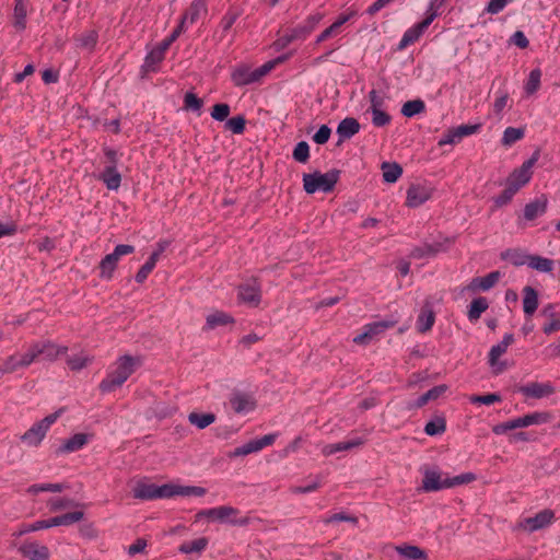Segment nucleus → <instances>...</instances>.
Instances as JSON below:
<instances>
[{"label":"nucleus","instance_id":"f257e3e1","mask_svg":"<svg viewBox=\"0 0 560 560\" xmlns=\"http://www.w3.org/2000/svg\"><path fill=\"white\" fill-rule=\"evenodd\" d=\"M140 365V360L131 355H122L116 361V368L108 372L107 376L100 383L98 389L103 394L113 393L135 373Z\"/></svg>","mask_w":560,"mask_h":560},{"label":"nucleus","instance_id":"f03ea898","mask_svg":"<svg viewBox=\"0 0 560 560\" xmlns=\"http://www.w3.org/2000/svg\"><path fill=\"white\" fill-rule=\"evenodd\" d=\"M340 171L332 168L326 173L315 171L303 174V188L306 194L312 195L316 191L330 192L339 180Z\"/></svg>","mask_w":560,"mask_h":560},{"label":"nucleus","instance_id":"7ed1b4c3","mask_svg":"<svg viewBox=\"0 0 560 560\" xmlns=\"http://www.w3.org/2000/svg\"><path fill=\"white\" fill-rule=\"evenodd\" d=\"M238 513H240L238 510L235 508L222 505V506L212 508V509H208V510H201L196 514L195 518H196V522H198L201 518H208L211 521L226 522V523H230L233 525H241V526L247 525L248 524L247 517L232 518V516H236Z\"/></svg>","mask_w":560,"mask_h":560},{"label":"nucleus","instance_id":"20e7f679","mask_svg":"<svg viewBox=\"0 0 560 560\" xmlns=\"http://www.w3.org/2000/svg\"><path fill=\"white\" fill-rule=\"evenodd\" d=\"M135 246L129 244H119L114 248V252L107 254L98 264L101 279L110 280L114 271L117 268L118 261L122 256L135 253Z\"/></svg>","mask_w":560,"mask_h":560},{"label":"nucleus","instance_id":"39448f33","mask_svg":"<svg viewBox=\"0 0 560 560\" xmlns=\"http://www.w3.org/2000/svg\"><path fill=\"white\" fill-rule=\"evenodd\" d=\"M27 351L30 355H33V362L39 358L55 361L59 355L67 353L68 347L57 346L50 340H45L33 343Z\"/></svg>","mask_w":560,"mask_h":560},{"label":"nucleus","instance_id":"423d86ee","mask_svg":"<svg viewBox=\"0 0 560 560\" xmlns=\"http://www.w3.org/2000/svg\"><path fill=\"white\" fill-rule=\"evenodd\" d=\"M438 16H439V12H436V11L428 12L427 11L425 18L421 22L417 23L416 25L408 28L404 33V35L398 44V49L399 50L405 49L407 46L417 42Z\"/></svg>","mask_w":560,"mask_h":560},{"label":"nucleus","instance_id":"0eeeda50","mask_svg":"<svg viewBox=\"0 0 560 560\" xmlns=\"http://www.w3.org/2000/svg\"><path fill=\"white\" fill-rule=\"evenodd\" d=\"M397 324L396 319H384L374 323L366 324L363 327V332L354 337L353 341L357 345H366L374 337L383 334L385 330L393 328Z\"/></svg>","mask_w":560,"mask_h":560},{"label":"nucleus","instance_id":"6e6552de","mask_svg":"<svg viewBox=\"0 0 560 560\" xmlns=\"http://www.w3.org/2000/svg\"><path fill=\"white\" fill-rule=\"evenodd\" d=\"M539 151H535L533 155L525 161L521 167L514 170L508 178V183L514 186H517L520 190L521 187L526 185L532 178V167L538 161Z\"/></svg>","mask_w":560,"mask_h":560},{"label":"nucleus","instance_id":"1a4fd4ad","mask_svg":"<svg viewBox=\"0 0 560 560\" xmlns=\"http://www.w3.org/2000/svg\"><path fill=\"white\" fill-rule=\"evenodd\" d=\"M277 439L276 433L266 434L259 439L250 440L242 446L235 447L231 453V457L246 456L248 454L258 452L266 446L272 445Z\"/></svg>","mask_w":560,"mask_h":560},{"label":"nucleus","instance_id":"9d476101","mask_svg":"<svg viewBox=\"0 0 560 560\" xmlns=\"http://www.w3.org/2000/svg\"><path fill=\"white\" fill-rule=\"evenodd\" d=\"M514 342L513 334H505L502 341L493 346L489 351V364L494 368V373H502L506 365L504 362H499V358L506 352L509 346Z\"/></svg>","mask_w":560,"mask_h":560},{"label":"nucleus","instance_id":"9b49d317","mask_svg":"<svg viewBox=\"0 0 560 560\" xmlns=\"http://www.w3.org/2000/svg\"><path fill=\"white\" fill-rule=\"evenodd\" d=\"M322 19V13H314L308 15L303 23L289 30L291 38H293V40L305 39L315 30L316 25L320 22Z\"/></svg>","mask_w":560,"mask_h":560},{"label":"nucleus","instance_id":"f8f14e48","mask_svg":"<svg viewBox=\"0 0 560 560\" xmlns=\"http://www.w3.org/2000/svg\"><path fill=\"white\" fill-rule=\"evenodd\" d=\"M555 512L550 509H545L538 512L535 516L526 517L524 520V527L533 533L548 527L555 521Z\"/></svg>","mask_w":560,"mask_h":560},{"label":"nucleus","instance_id":"ddd939ff","mask_svg":"<svg viewBox=\"0 0 560 560\" xmlns=\"http://www.w3.org/2000/svg\"><path fill=\"white\" fill-rule=\"evenodd\" d=\"M33 363V355H30L28 351L23 355L18 357L15 354L8 357L0 365V374L14 373L19 369L27 368Z\"/></svg>","mask_w":560,"mask_h":560},{"label":"nucleus","instance_id":"4468645a","mask_svg":"<svg viewBox=\"0 0 560 560\" xmlns=\"http://www.w3.org/2000/svg\"><path fill=\"white\" fill-rule=\"evenodd\" d=\"M431 198V189L427 186L412 184L407 190L406 205L417 208Z\"/></svg>","mask_w":560,"mask_h":560},{"label":"nucleus","instance_id":"2eb2a0df","mask_svg":"<svg viewBox=\"0 0 560 560\" xmlns=\"http://www.w3.org/2000/svg\"><path fill=\"white\" fill-rule=\"evenodd\" d=\"M235 413H244L256 408V400L248 394L242 392L232 393L229 400Z\"/></svg>","mask_w":560,"mask_h":560},{"label":"nucleus","instance_id":"dca6fc26","mask_svg":"<svg viewBox=\"0 0 560 560\" xmlns=\"http://www.w3.org/2000/svg\"><path fill=\"white\" fill-rule=\"evenodd\" d=\"M165 50L162 49L159 45L153 48L144 58V62L141 66L140 73L141 77L144 78L150 72H156L159 69V65L165 58Z\"/></svg>","mask_w":560,"mask_h":560},{"label":"nucleus","instance_id":"f3484780","mask_svg":"<svg viewBox=\"0 0 560 560\" xmlns=\"http://www.w3.org/2000/svg\"><path fill=\"white\" fill-rule=\"evenodd\" d=\"M501 273L500 271H492L485 277H475L471 279L469 284L466 287L468 291H489L492 289L498 281L500 280Z\"/></svg>","mask_w":560,"mask_h":560},{"label":"nucleus","instance_id":"a211bd4d","mask_svg":"<svg viewBox=\"0 0 560 560\" xmlns=\"http://www.w3.org/2000/svg\"><path fill=\"white\" fill-rule=\"evenodd\" d=\"M360 127L361 126L359 121L353 117H347L342 119L339 122L336 131L339 137L337 145H340L345 140H348L357 135L360 131Z\"/></svg>","mask_w":560,"mask_h":560},{"label":"nucleus","instance_id":"6ab92c4d","mask_svg":"<svg viewBox=\"0 0 560 560\" xmlns=\"http://www.w3.org/2000/svg\"><path fill=\"white\" fill-rule=\"evenodd\" d=\"M446 479H441L438 470L427 468L423 472L422 489L425 492L440 491L446 489Z\"/></svg>","mask_w":560,"mask_h":560},{"label":"nucleus","instance_id":"aec40b11","mask_svg":"<svg viewBox=\"0 0 560 560\" xmlns=\"http://www.w3.org/2000/svg\"><path fill=\"white\" fill-rule=\"evenodd\" d=\"M520 392L527 397L542 398L545 396L552 395L555 393V387L549 383L533 382L521 386Z\"/></svg>","mask_w":560,"mask_h":560},{"label":"nucleus","instance_id":"412c9836","mask_svg":"<svg viewBox=\"0 0 560 560\" xmlns=\"http://www.w3.org/2000/svg\"><path fill=\"white\" fill-rule=\"evenodd\" d=\"M548 199L545 195L536 198L535 200L528 202L524 207V218L527 221H533L538 217L542 215L547 211Z\"/></svg>","mask_w":560,"mask_h":560},{"label":"nucleus","instance_id":"4be33fe9","mask_svg":"<svg viewBox=\"0 0 560 560\" xmlns=\"http://www.w3.org/2000/svg\"><path fill=\"white\" fill-rule=\"evenodd\" d=\"M19 551L23 557L31 560H48L49 558L48 548L44 545H38L37 542L23 544L19 548Z\"/></svg>","mask_w":560,"mask_h":560},{"label":"nucleus","instance_id":"5701e85b","mask_svg":"<svg viewBox=\"0 0 560 560\" xmlns=\"http://www.w3.org/2000/svg\"><path fill=\"white\" fill-rule=\"evenodd\" d=\"M207 0H192L188 9L184 12L179 22H184V26L186 27V23L189 22L194 24L198 21L201 13H207Z\"/></svg>","mask_w":560,"mask_h":560},{"label":"nucleus","instance_id":"b1692460","mask_svg":"<svg viewBox=\"0 0 560 560\" xmlns=\"http://www.w3.org/2000/svg\"><path fill=\"white\" fill-rule=\"evenodd\" d=\"M435 323V313L429 303H425L417 318V330L424 334L433 327Z\"/></svg>","mask_w":560,"mask_h":560},{"label":"nucleus","instance_id":"393cba45","mask_svg":"<svg viewBox=\"0 0 560 560\" xmlns=\"http://www.w3.org/2000/svg\"><path fill=\"white\" fill-rule=\"evenodd\" d=\"M238 299L246 304L257 306L260 302V290L256 284H242L238 287Z\"/></svg>","mask_w":560,"mask_h":560},{"label":"nucleus","instance_id":"a878e982","mask_svg":"<svg viewBox=\"0 0 560 560\" xmlns=\"http://www.w3.org/2000/svg\"><path fill=\"white\" fill-rule=\"evenodd\" d=\"M89 442V435L85 433H77L66 440L56 451L57 454H67L81 450Z\"/></svg>","mask_w":560,"mask_h":560},{"label":"nucleus","instance_id":"bb28decb","mask_svg":"<svg viewBox=\"0 0 560 560\" xmlns=\"http://www.w3.org/2000/svg\"><path fill=\"white\" fill-rule=\"evenodd\" d=\"M109 190H117L121 184V175L117 166L107 165L98 177Z\"/></svg>","mask_w":560,"mask_h":560},{"label":"nucleus","instance_id":"cd10ccee","mask_svg":"<svg viewBox=\"0 0 560 560\" xmlns=\"http://www.w3.org/2000/svg\"><path fill=\"white\" fill-rule=\"evenodd\" d=\"M395 550L404 560H428L427 552L418 546L402 544L396 546Z\"/></svg>","mask_w":560,"mask_h":560},{"label":"nucleus","instance_id":"c85d7f7f","mask_svg":"<svg viewBox=\"0 0 560 560\" xmlns=\"http://www.w3.org/2000/svg\"><path fill=\"white\" fill-rule=\"evenodd\" d=\"M46 433L43 427L36 422L21 436V441L27 446L36 447L42 443Z\"/></svg>","mask_w":560,"mask_h":560},{"label":"nucleus","instance_id":"c756f323","mask_svg":"<svg viewBox=\"0 0 560 560\" xmlns=\"http://www.w3.org/2000/svg\"><path fill=\"white\" fill-rule=\"evenodd\" d=\"M529 256L530 255L518 248H509L502 252L500 255L502 260L509 261L515 267H521L524 265L528 266Z\"/></svg>","mask_w":560,"mask_h":560},{"label":"nucleus","instance_id":"7c9ffc66","mask_svg":"<svg viewBox=\"0 0 560 560\" xmlns=\"http://www.w3.org/2000/svg\"><path fill=\"white\" fill-rule=\"evenodd\" d=\"M365 443L363 438H355L348 441H341L335 444L326 445L324 448V453L327 455L335 454L337 452L349 451L354 447H359Z\"/></svg>","mask_w":560,"mask_h":560},{"label":"nucleus","instance_id":"2f4dec72","mask_svg":"<svg viewBox=\"0 0 560 560\" xmlns=\"http://www.w3.org/2000/svg\"><path fill=\"white\" fill-rule=\"evenodd\" d=\"M489 307V303H488V300L487 298L485 296H478L476 299H474L469 306H468V311H467V317L469 319V322L471 323H475L477 322L481 314L483 312H486Z\"/></svg>","mask_w":560,"mask_h":560},{"label":"nucleus","instance_id":"473e14b6","mask_svg":"<svg viewBox=\"0 0 560 560\" xmlns=\"http://www.w3.org/2000/svg\"><path fill=\"white\" fill-rule=\"evenodd\" d=\"M523 294L524 313L528 316H532L538 307V293L533 287L526 285L523 289Z\"/></svg>","mask_w":560,"mask_h":560},{"label":"nucleus","instance_id":"72a5a7b5","mask_svg":"<svg viewBox=\"0 0 560 560\" xmlns=\"http://www.w3.org/2000/svg\"><path fill=\"white\" fill-rule=\"evenodd\" d=\"M158 486L154 483L138 482L132 489V495L140 500H155L158 499Z\"/></svg>","mask_w":560,"mask_h":560},{"label":"nucleus","instance_id":"f704fd0d","mask_svg":"<svg viewBox=\"0 0 560 560\" xmlns=\"http://www.w3.org/2000/svg\"><path fill=\"white\" fill-rule=\"evenodd\" d=\"M254 74V70L252 71L247 67H241L232 72L231 79L236 86H244L257 82Z\"/></svg>","mask_w":560,"mask_h":560},{"label":"nucleus","instance_id":"c9c22d12","mask_svg":"<svg viewBox=\"0 0 560 560\" xmlns=\"http://www.w3.org/2000/svg\"><path fill=\"white\" fill-rule=\"evenodd\" d=\"M518 418L521 422V428H526L534 424L548 423L552 420V415L548 411H536Z\"/></svg>","mask_w":560,"mask_h":560},{"label":"nucleus","instance_id":"e433bc0d","mask_svg":"<svg viewBox=\"0 0 560 560\" xmlns=\"http://www.w3.org/2000/svg\"><path fill=\"white\" fill-rule=\"evenodd\" d=\"M443 249L442 243L424 244L422 246L415 247L410 253V257L415 259L433 257Z\"/></svg>","mask_w":560,"mask_h":560},{"label":"nucleus","instance_id":"4c0bfd02","mask_svg":"<svg viewBox=\"0 0 560 560\" xmlns=\"http://www.w3.org/2000/svg\"><path fill=\"white\" fill-rule=\"evenodd\" d=\"M209 540L207 537H200L191 541H185L183 542L178 550L182 553H197L200 555L208 546Z\"/></svg>","mask_w":560,"mask_h":560},{"label":"nucleus","instance_id":"58836bf2","mask_svg":"<svg viewBox=\"0 0 560 560\" xmlns=\"http://www.w3.org/2000/svg\"><path fill=\"white\" fill-rule=\"evenodd\" d=\"M234 323V318L224 312H215L207 316L206 329H214Z\"/></svg>","mask_w":560,"mask_h":560},{"label":"nucleus","instance_id":"ea45409f","mask_svg":"<svg viewBox=\"0 0 560 560\" xmlns=\"http://www.w3.org/2000/svg\"><path fill=\"white\" fill-rule=\"evenodd\" d=\"M383 179L386 183L393 184L398 180L402 174V167L398 163L384 162L382 164Z\"/></svg>","mask_w":560,"mask_h":560},{"label":"nucleus","instance_id":"a19ab883","mask_svg":"<svg viewBox=\"0 0 560 560\" xmlns=\"http://www.w3.org/2000/svg\"><path fill=\"white\" fill-rule=\"evenodd\" d=\"M27 4L24 0H15L14 4V22L16 30H24L26 26Z\"/></svg>","mask_w":560,"mask_h":560},{"label":"nucleus","instance_id":"79ce46f5","mask_svg":"<svg viewBox=\"0 0 560 560\" xmlns=\"http://www.w3.org/2000/svg\"><path fill=\"white\" fill-rule=\"evenodd\" d=\"M84 517L82 511L69 512L62 515L51 517V524L54 526H70Z\"/></svg>","mask_w":560,"mask_h":560},{"label":"nucleus","instance_id":"37998d69","mask_svg":"<svg viewBox=\"0 0 560 560\" xmlns=\"http://www.w3.org/2000/svg\"><path fill=\"white\" fill-rule=\"evenodd\" d=\"M425 112V103L421 98L407 101L401 107V114L405 117H413Z\"/></svg>","mask_w":560,"mask_h":560},{"label":"nucleus","instance_id":"c03bdc74","mask_svg":"<svg viewBox=\"0 0 560 560\" xmlns=\"http://www.w3.org/2000/svg\"><path fill=\"white\" fill-rule=\"evenodd\" d=\"M188 421L191 424L196 425L198 429H205L215 421V415L211 413V412H207V413L190 412L188 415Z\"/></svg>","mask_w":560,"mask_h":560},{"label":"nucleus","instance_id":"a18cd8bd","mask_svg":"<svg viewBox=\"0 0 560 560\" xmlns=\"http://www.w3.org/2000/svg\"><path fill=\"white\" fill-rule=\"evenodd\" d=\"M528 267L541 272H550L553 269V260L538 255H530Z\"/></svg>","mask_w":560,"mask_h":560},{"label":"nucleus","instance_id":"49530a36","mask_svg":"<svg viewBox=\"0 0 560 560\" xmlns=\"http://www.w3.org/2000/svg\"><path fill=\"white\" fill-rule=\"evenodd\" d=\"M446 431V420L444 417L438 416L429 421L424 427V432L429 436L440 435Z\"/></svg>","mask_w":560,"mask_h":560},{"label":"nucleus","instance_id":"de8ad7c7","mask_svg":"<svg viewBox=\"0 0 560 560\" xmlns=\"http://www.w3.org/2000/svg\"><path fill=\"white\" fill-rule=\"evenodd\" d=\"M524 135L525 132L522 128L508 127L503 132L501 143L504 147H510L516 141L523 139Z\"/></svg>","mask_w":560,"mask_h":560},{"label":"nucleus","instance_id":"09e8293b","mask_svg":"<svg viewBox=\"0 0 560 560\" xmlns=\"http://www.w3.org/2000/svg\"><path fill=\"white\" fill-rule=\"evenodd\" d=\"M154 417L165 419L172 417L176 412V407L163 401H156L151 408Z\"/></svg>","mask_w":560,"mask_h":560},{"label":"nucleus","instance_id":"8fccbe9b","mask_svg":"<svg viewBox=\"0 0 560 560\" xmlns=\"http://www.w3.org/2000/svg\"><path fill=\"white\" fill-rule=\"evenodd\" d=\"M540 78H541L540 69L536 68V69H533L529 72L527 82L525 83V86H524L525 92L528 95H532V94H534L535 92H537L539 90V88H540Z\"/></svg>","mask_w":560,"mask_h":560},{"label":"nucleus","instance_id":"3c124183","mask_svg":"<svg viewBox=\"0 0 560 560\" xmlns=\"http://www.w3.org/2000/svg\"><path fill=\"white\" fill-rule=\"evenodd\" d=\"M517 191V186L506 183V187L494 198L495 206L503 207L508 205Z\"/></svg>","mask_w":560,"mask_h":560},{"label":"nucleus","instance_id":"603ef678","mask_svg":"<svg viewBox=\"0 0 560 560\" xmlns=\"http://www.w3.org/2000/svg\"><path fill=\"white\" fill-rule=\"evenodd\" d=\"M246 128V119L243 115L234 116L226 120L225 129L232 131L235 135H242Z\"/></svg>","mask_w":560,"mask_h":560},{"label":"nucleus","instance_id":"864d4df0","mask_svg":"<svg viewBox=\"0 0 560 560\" xmlns=\"http://www.w3.org/2000/svg\"><path fill=\"white\" fill-rule=\"evenodd\" d=\"M292 158L299 163H306L310 159V145L306 141H300L293 149Z\"/></svg>","mask_w":560,"mask_h":560},{"label":"nucleus","instance_id":"5fc2aeb1","mask_svg":"<svg viewBox=\"0 0 560 560\" xmlns=\"http://www.w3.org/2000/svg\"><path fill=\"white\" fill-rule=\"evenodd\" d=\"M203 106V100L192 92H187L184 96V108L186 110L200 112Z\"/></svg>","mask_w":560,"mask_h":560},{"label":"nucleus","instance_id":"6e6d98bb","mask_svg":"<svg viewBox=\"0 0 560 560\" xmlns=\"http://www.w3.org/2000/svg\"><path fill=\"white\" fill-rule=\"evenodd\" d=\"M92 362V359L88 355H71L67 359V364L72 371H81L85 366H88L89 363Z\"/></svg>","mask_w":560,"mask_h":560},{"label":"nucleus","instance_id":"4d7b16f0","mask_svg":"<svg viewBox=\"0 0 560 560\" xmlns=\"http://www.w3.org/2000/svg\"><path fill=\"white\" fill-rule=\"evenodd\" d=\"M238 16H240V13L236 11H232V10L228 11L222 16V19L220 21V27L222 30V35H221L220 39H222L223 36L231 30V27L236 22Z\"/></svg>","mask_w":560,"mask_h":560},{"label":"nucleus","instance_id":"13d9d810","mask_svg":"<svg viewBox=\"0 0 560 560\" xmlns=\"http://www.w3.org/2000/svg\"><path fill=\"white\" fill-rule=\"evenodd\" d=\"M231 113V107L226 103H218L212 106L211 117L217 121H224Z\"/></svg>","mask_w":560,"mask_h":560},{"label":"nucleus","instance_id":"bf43d9fd","mask_svg":"<svg viewBox=\"0 0 560 560\" xmlns=\"http://www.w3.org/2000/svg\"><path fill=\"white\" fill-rule=\"evenodd\" d=\"M476 480V475L472 472H465L453 478H446V489L453 488L459 485L470 483Z\"/></svg>","mask_w":560,"mask_h":560},{"label":"nucleus","instance_id":"052dcab7","mask_svg":"<svg viewBox=\"0 0 560 560\" xmlns=\"http://www.w3.org/2000/svg\"><path fill=\"white\" fill-rule=\"evenodd\" d=\"M66 487L62 483H42V485H32L27 492L37 494L43 491L50 492H61Z\"/></svg>","mask_w":560,"mask_h":560},{"label":"nucleus","instance_id":"680f3d73","mask_svg":"<svg viewBox=\"0 0 560 560\" xmlns=\"http://www.w3.org/2000/svg\"><path fill=\"white\" fill-rule=\"evenodd\" d=\"M186 27L184 26V22H179L178 25L173 30V32L164 38L159 46L165 51L170 48V46L184 33Z\"/></svg>","mask_w":560,"mask_h":560},{"label":"nucleus","instance_id":"e2e57ef3","mask_svg":"<svg viewBox=\"0 0 560 560\" xmlns=\"http://www.w3.org/2000/svg\"><path fill=\"white\" fill-rule=\"evenodd\" d=\"M518 428H521L520 418H515V419H512L510 421L495 424L492 428V432L494 434L500 435V434H505L510 430H515V429H518Z\"/></svg>","mask_w":560,"mask_h":560},{"label":"nucleus","instance_id":"0e129e2a","mask_svg":"<svg viewBox=\"0 0 560 560\" xmlns=\"http://www.w3.org/2000/svg\"><path fill=\"white\" fill-rule=\"evenodd\" d=\"M502 400V397L498 393H491L487 395H474L470 397V402L472 404H482V405H492L494 402H499Z\"/></svg>","mask_w":560,"mask_h":560},{"label":"nucleus","instance_id":"69168bd1","mask_svg":"<svg viewBox=\"0 0 560 560\" xmlns=\"http://www.w3.org/2000/svg\"><path fill=\"white\" fill-rule=\"evenodd\" d=\"M462 140L459 139V136H457V130L455 127L447 129L442 138L439 140L438 144L439 147H443L446 144H456L459 143Z\"/></svg>","mask_w":560,"mask_h":560},{"label":"nucleus","instance_id":"338daca9","mask_svg":"<svg viewBox=\"0 0 560 560\" xmlns=\"http://www.w3.org/2000/svg\"><path fill=\"white\" fill-rule=\"evenodd\" d=\"M372 113V122L375 127H384L388 125L392 120L389 114L384 112L383 109H375Z\"/></svg>","mask_w":560,"mask_h":560},{"label":"nucleus","instance_id":"774afa93","mask_svg":"<svg viewBox=\"0 0 560 560\" xmlns=\"http://www.w3.org/2000/svg\"><path fill=\"white\" fill-rule=\"evenodd\" d=\"M98 35L95 31H90L82 34L79 38L81 47L93 49L97 43Z\"/></svg>","mask_w":560,"mask_h":560}]
</instances>
